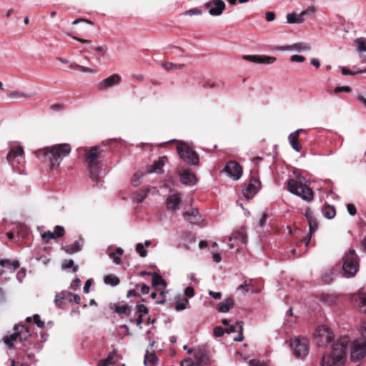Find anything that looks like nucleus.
<instances>
[{"label": "nucleus", "mask_w": 366, "mask_h": 366, "mask_svg": "<svg viewBox=\"0 0 366 366\" xmlns=\"http://www.w3.org/2000/svg\"><path fill=\"white\" fill-rule=\"evenodd\" d=\"M350 338L347 336L341 337L333 345L330 353L323 355L322 366H342L345 361Z\"/></svg>", "instance_id": "obj_1"}, {"label": "nucleus", "mask_w": 366, "mask_h": 366, "mask_svg": "<svg viewBox=\"0 0 366 366\" xmlns=\"http://www.w3.org/2000/svg\"><path fill=\"white\" fill-rule=\"evenodd\" d=\"M71 147L68 144H56L50 147L44 148L38 152V157L44 156V161L49 164L50 168H57L64 158L71 152Z\"/></svg>", "instance_id": "obj_2"}, {"label": "nucleus", "mask_w": 366, "mask_h": 366, "mask_svg": "<svg viewBox=\"0 0 366 366\" xmlns=\"http://www.w3.org/2000/svg\"><path fill=\"white\" fill-rule=\"evenodd\" d=\"M359 257L354 249H350L342 258V274L346 277H354L359 269Z\"/></svg>", "instance_id": "obj_3"}, {"label": "nucleus", "mask_w": 366, "mask_h": 366, "mask_svg": "<svg viewBox=\"0 0 366 366\" xmlns=\"http://www.w3.org/2000/svg\"><path fill=\"white\" fill-rule=\"evenodd\" d=\"M287 189L306 202L313 199L314 192L311 188L293 179L287 180Z\"/></svg>", "instance_id": "obj_4"}, {"label": "nucleus", "mask_w": 366, "mask_h": 366, "mask_svg": "<svg viewBox=\"0 0 366 366\" xmlns=\"http://www.w3.org/2000/svg\"><path fill=\"white\" fill-rule=\"evenodd\" d=\"M99 148L98 147H92L85 154V163L87 166L90 177L93 181H97L99 175Z\"/></svg>", "instance_id": "obj_5"}, {"label": "nucleus", "mask_w": 366, "mask_h": 366, "mask_svg": "<svg viewBox=\"0 0 366 366\" xmlns=\"http://www.w3.org/2000/svg\"><path fill=\"white\" fill-rule=\"evenodd\" d=\"M14 332L9 337L4 339V342L9 347L14 346V342L19 340L21 342H24L31 337L30 330L24 325H16L14 327Z\"/></svg>", "instance_id": "obj_6"}, {"label": "nucleus", "mask_w": 366, "mask_h": 366, "mask_svg": "<svg viewBox=\"0 0 366 366\" xmlns=\"http://www.w3.org/2000/svg\"><path fill=\"white\" fill-rule=\"evenodd\" d=\"M180 157L187 163L197 165L199 159L198 154L186 144H181L177 147Z\"/></svg>", "instance_id": "obj_7"}, {"label": "nucleus", "mask_w": 366, "mask_h": 366, "mask_svg": "<svg viewBox=\"0 0 366 366\" xmlns=\"http://www.w3.org/2000/svg\"><path fill=\"white\" fill-rule=\"evenodd\" d=\"M309 341L305 337H296L291 342V348L297 357H305L309 351Z\"/></svg>", "instance_id": "obj_8"}, {"label": "nucleus", "mask_w": 366, "mask_h": 366, "mask_svg": "<svg viewBox=\"0 0 366 366\" xmlns=\"http://www.w3.org/2000/svg\"><path fill=\"white\" fill-rule=\"evenodd\" d=\"M333 333L327 327L320 326L314 334V338L319 346H323L332 341Z\"/></svg>", "instance_id": "obj_9"}, {"label": "nucleus", "mask_w": 366, "mask_h": 366, "mask_svg": "<svg viewBox=\"0 0 366 366\" xmlns=\"http://www.w3.org/2000/svg\"><path fill=\"white\" fill-rule=\"evenodd\" d=\"M366 356V340L358 339L353 342L350 349L352 361H357Z\"/></svg>", "instance_id": "obj_10"}, {"label": "nucleus", "mask_w": 366, "mask_h": 366, "mask_svg": "<svg viewBox=\"0 0 366 366\" xmlns=\"http://www.w3.org/2000/svg\"><path fill=\"white\" fill-rule=\"evenodd\" d=\"M7 161L14 169L16 166L24 162V150L21 147L11 148L6 156Z\"/></svg>", "instance_id": "obj_11"}, {"label": "nucleus", "mask_w": 366, "mask_h": 366, "mask_svg": "<svg viewBox=\"0 0 366 366\" xmlns=\"http://www.w3.org/2000/svg\"><path fill=\"white\" fill-rule=\"evenodd\" d=\"M224 171L227 175L234 180H238L242 175V167L234 161H230L227 163L224 167Z\"/></svg>", "instance_id": "obj_12"}, {"label": "nucleus", "mask_w": 366, "mask_h": 366, "mask_svg": "<svg viewBox=\"0 0 366 366\" xmlns=\"http://www.w3.org/2000/svg\"><path fill=\"white\" fill-rule=\"evenodd\" d=\"M212 16L220 15L225 9V4L222 0H212L205 5Z\"/></svg>", "instance_id": "obj_13"}, {"label": "nucleus", "mask_w": 366, "mask_h": 366, "mask_svg": "<svg viewBox=\"0 0 366 366\" xmlns=\"http://www.w3.org/2000/svg\"><path fill=\"white\" fill-rule=\"evenodd\" d=\"M261 185L260 181L254 177L250 179L247 187L242 191L243 195L247 199L252 198L255 194L258 192Z\"/></svg>", "instance_id": "obj_14"}, {"label": "nucleus", "mask_w": 366, "mask_h": 366, "mask_svg": "<svg viewBox=\"0 0 366 366\" xmlns=\"http://www.w3.org/2000/svg\"><path fill=\"white\" fill-rule=\"evenodd\" d=\"M315 12V9L314 7H311L309 9L302 11L299 14L295 13L288 14L287 15V20L290 24H300L304 21L305 16L308 15L309 14H314Z\"/></svg>", "instance_id": "obj_15"}, {"label": "nucleus", "mask_w": 366, "mask_h": 366, "mask_svg": "<svg viewBox=\"0 0 366 366\" xmlns=\"http://www.w3.org/2000/svg\"><path fill=\"white\" fill-rule=\"evenodd\" d=\"M310 49V44L307 42H298L291 45L279 46L277 48V49L280 51H295L299 52L309 51Z\"/></svg>", "instance_id": "obj_16"}, {"label": "nucleus", "mask_w": 366, "mask_h": 366, "mask_svg": "<svg viewBox=\"0 0 366 366\" xmlns=\"http://www.w3.org/2000/svg\"><path fill=\"white\" fill-rule=\"evenodd\" d=\"M243 58L252 62L267 64H272L276 61V58L267 56L246 55Z\"/></svg>", "instance_id": "obj_17"}, {"label": "nucleus", "mask_w": 366, "mask_h": 366, "mask_svg": "<svg viewBox=\"0 0 366 366\" xmlns=\"http://www.w3.org/2000/svg\"><path fill=\"white\" fill-rule=\"evenodd\" d=\"M352 301L360 312L366 314V294L359 293L354 295L352 297Z\"/></svg>", "instance_id": "obj_18"}, {"label": "nucleus", "mask_w": 366, "mask_h": 366, "mask_svg": "<svg viewBox=\"0 0 366 366\" xmlns=\"http://www.w3.org/2000/svg\"><path fill=\"white\" fill-rule=\"evenodd\" d=\"M181 201L182 198L179 193H174L169 195L166 199V206L167 209L176 210L179 209Z\"/></svg>", "instance_id": "obj_19"}, {"label": "nucleus", "mask_w": 366, "mask_h": 366, "mask_svg": "<svg viewBox=\"0 0 366 366\" xmlns=\"http://www.w3.org/2000/svg\"><path fill=\"white\" fill-rule=\"evenodd\" d=\"M121 76L119 74H112V76L103 79L99 83V89H105L110 88L114 85L119 84L121 81Z\"/></svg>", "instance_id": "obj_20"}, {"label": "nucleus", "mask_w": 366, "mask_h": 366, "mask_svg": "<svg viewBox=\"0 0 366 366\" xmlns=\"http://www.w3.org/2000/svg\"><path fill=\"white\" fill-rule=\"evenodd\" d=\"M179 175L180 177V181L184 184H193L196 182V176L194 173L188 169H179Z\"/></svg>", "instance_id": "obj_21"}, {"label": "nucleus", "mask_w": 366, "mask_h": 366, "mask_svg": "<svg viewBox=\"0 0 366 366\" xmlns=\"http://www.w3.org/2000/svg\"><path fill=\"white\" fill-rule=\"evenodd\" d=\"M303 132H305V129H299L296 130L295 132H292L288 137V139H289L291 147H292V149L294 150H295L296 152H300V150L302 149V147H301L300 144L299 143V137H300V133H303Z\"/></svg>", "instance_id": "obj_22"}, {"label": "nucleus", "mask_w": 366, "mask_h": 366, "mask_svg": "<svg viewBox=\"0 0 366 366\" xmlns=\"http://www.w3.org/2000/svg\"><path fill=\"white\" fill-rule=\"evenodd\" d=\"M234 239L238 242L240 244H246L247 241V237L246 234V232L244 229H241L238 231L234 232L231 237H229V240L232 241Z\"/></svg>", "instance_id": "obj_23"}, {"label": "nucleus", "mask_w": 366, "mask_h": 366, "mask_svg": "<svg viewBox=\"0 0 366 366\" xmlns=\"http://www.w3.org/2000/svg\"><path fill=\"white\" fill-rule=\"evenodd\" d=\"M119 357L117 355L116 351L114 350L110 352L107 357L104 359L100 360L97 366H108L115 363Z\"/></svg>", "instance_id": "obj_24"}, {"label": "nucleus", "mask_w": 366, "mask_h": 366, "mask_svg": "<svg viewBox=\"0 0 366 366\" xmlns=\"http://www.w3.org/2000/svg\"><path fill=\"white\" fill-rule=\"evenodd\" d=\"M305 217L309 223L310 234L312 235L318 228V222L313 217L312 212L310 210H307Z\"/></svg>", "instance_id": "obj_25"}, {"label": "nucleus", "mask_w": 366, "mask_h": 366, "mask_svg": "<svg viewBox=\"0 0 366 366\" xmlns=\"http://www.w3.org/2000/svg\"><path fill=\"white\" fill-rule=\"evenodd\" d=\"M19 265V262L18 260L11 261L9 259H0V266L9 269L10 272H14Z\"/></svg>", "instance_id": "obj_26"}, {"label": "nucleus", "mask_w": 366, "mask_h": 366, "mask_svg": "<svg viewBox=\"0 0 366 366\" xmlns=\"http://www.w3.org/2000/svg\"><path fill=\"white\" fill-rule=\"evenodd\" d=\"M234 302L231 298H227L217 305V310L219 312H227L233 307Z\"/></svg>", "instance_id": "obj_27"}, {"label": "nucleus", "mask_w": 366, "mask_h": 366, "mask_svg": "<svg viewBox=\"0 0 366 366\" xmlns=\"http://www.w3.org/2000/svg\"><path fill=\"white\" fill-rule=\"evenodd\" d=\"M164 157L160 158L158 161L153 163L151 169L147 170V173H161L164 165Z\"/></svg>", "instance_id": "obj_28"}, {"label": "nucleus", "mask_w": 366, "mask_h": 366, "mask_svg": "<svg viewBox=\"0 0 366 366\" xmlns=\"http://www.w3.org/2000/svg\"><path fill=\"white\" fill-rule=\"evenodd\" d=\"M157 357L154 352L147 350L144 363L146 366H154L157 362Z\"/></svg>", "instance_id": "obj_29"}, {"label": "nucleus", "mask_w": 366, "mask_h": 366, "mask_svg": "<svg viewBox=\"0 0 366 366\" xmlns=\"http://www.w3.org/2000/svg\"><path fill=\"white\" fill-rule=\"evenodd\" d=\"M322 211L324 217L329 219H333L336 214L335 207L331 205H325Z\"/></svg>", "instance_id": "obj_30"}, {"label": "nucleus", "mask_w": 366, "mask_h": 366, "mask_svg": "<svg viewBox=\"0 0 366 366\" xmlns=\"http://www.w3.org/2000/svg\"><path fill=\"white\" fill-rule=\"evenodd\" d=\"M81 244L79 241H75L73 244L64 247V251L68 254H73L81 250Z\"/></svg>", "instance_id": "obj_31"}, {"label": "nucleus", "mask_w": 366, "mask_h": 366, "mask_svg": "<svg viewBox=\"0 0 366 366\" xmlns=\"http://www.w3.org/2000/svg\"><path fill=\"white\" fill-rule=\"evenodd\" d=\"M197 215L198 210L196 209H192L191 210L184 213V218L191 223H194L196 222Z\"/></svg>", "instance_id": "obj_32"}, {"label": "nucleus", "mask_w": 366, "mask_h": 366, "mask_svg": "<svg viewBox=\"0 0 366 366\" xmlns=\"http://www.w3.org/2000/svg\"><path fill=\"white\" fill-rule=\"evenodd\" d=\"M243 322L242 321L237 322L234 325H229L226 331L227 333H232L234 332H243Z\"/></svg>", "instance_id": "obj_33"}, {"label": "nucleus", "mask_w": 366, "mask_h": 366, "mask_svg": "<svg viewBox=\"0 0 366 366\" xmlns=\"http://www.w3.org/2000/svg\"><path fill=\"white\" fill-rule=\"evenodd\" d=\"M152 285L154 287L157 288L158 287L162 286L163 287H166V282L163 278L157 274H153L152 277Z\"/></svg>", "instance_id": "obj_34"}, {"label": "nucleus", "mask_w": 366, "mask_h": 366, "mask_svg": "<svg viewBox=\"0 0 366 366\" xmlns=\"http://www.w3.org/2000/svg\"><path fill=\"white\" fill-rule=\"evenodd\" d=\"M355 44L357 45V50L359 52L366 51V39L360 37L355 39Z\"/></svg>", "instance_id": "obj_35"}, {"label": "nucleus", "mask_w": 366, "mask_h": 366, "mask_svg": "<svg viewBox=\"0 0 366 366\" xmlns=\"http://www.w3.org/2000/svg\"><path fill=\"white\" fill-rule=\"evenodd\" d=\"M119 279L117 277L107 275L104 277V283L112 286H117L119 284Z\"/></svg>", "instance_id": "obj_36"}, {"label": "nucleus", "mask_w": 366, "mask_h": 366, "mask_svg": "<svg viewBox=\"0 0 366 366\" xmlns=\"http://www.w3.org/2000/svg\"><path fill=\"white\" fill-rule=\"evenodd\" d=\"M8 97L11 99H23V98L30 97L31 95L27 94L22 92L15 91V92H10L8 94Z\"/></svg>", "instance_id": "obj_37"}, {"label": "nucleus", "mask_w": 366, "mask_h": 366, "mask_svg": "<svg viewBox=\"0 0 366 366\" xmlns=\"http://www.w3.org/2000/svg\"><path fill=\"white\" fill-rule=\"evenodd\" d=\"M189 303L187 299H179L177 301L175 305V310L177 311H182L186 308V305Z\"/></svg>", "instance_id": "obj_38"}, {"label": "nucleus", "mask_w": 366, "mask_h": 366, "mask_svg": "<svg viewBox=\"0 0 366 366\" xmlns=\"http://www.w3.org/2000/svg\"><path fill=\"white\" fill-rule=\"evenodd\" d=\"M162 67H164L166 70H172V69H181L184 67L183 64H174L172 62H166L162 64Z\"/></svg>", "instance_id": "obj_39"}, {"label": "nucleus", "mask_w": 366, "mask_h": 366, "mask_svg": "<svg viewBox=\"0 0 366 366\" xmlns=\"http://www.w3.org/2000/svg\"><path fill=\"white\" fill-rule=\"evenodd\" d=\"M143 177V174L141 172H137L134 174L133 179L132 180V184L133 186H138L142 181Z\"/></svg>", "instance_id": "obj_40"}, {"label": "nucleus", "mask_w": 366, "mask_h": 366, "mask_svg": "<svg viewBox=\"0 0 366 366\" xmlns=\"http://www.w3.org/2000/svg\"><path fill=\"white\" fill-rule=\"evenodd\" d=\"M75 67H77L81 71L84 73L96 74L97 72V69L86 67L79 64H75Z\"/></svg>", "instance_id": "obj_41"}, {"label": "nucleus", "mask_w": 366, "mask_h": 366, "mask_svg": "<svg viewBox=\"0 0 366 366\" xmlns=\"http://www.w3.org/2000/svg\"><path fill=\"white\" fill-rule=\"evenodd\" d=\"M131 310V308L124 305H121V306H117L115 307V312L117 313H118L119 315H123V314H125L127 313L128 311H130Z\"/></svg>", "instance_id": "obj_42"}, {"label": "nucleus", "mask_w": 366, "mask_h": 366, "mask_svg": "<svg viewBox=\"0 0 366 366\" xmlns=\"http://www.w3.org/2000/svg\"><path fill=\"white\" fill-rule=\"evenodd\" d=\"M362 73H366V69H362V70H359V71H352L350 70H349L348 69L345 68V67H343L342 69V74L343 75H351V76H353L356 74H362Z\"/></svg>", "instance_id": "obj_43"}, {"label": "nucleus", "mask_w": 366, "mask_h": 366, "mask_svg": "<svg viewBox=\"0 0 366 366\" xmlns=\"http://www.w3.org/2000/svg\"><path fill=\"white\" fill-rule=\"evenodd\" d=\"M136 251L142 257H145L147 255V252L144 249L142 243H138L136 246Z\"/></svg>", "instance_id": "obj_44"}, {"label": "nucleus", "mask_w": 366, "mask_h": 366, "mask_svg": "<svg viewBox=\"0 0 366 366\" xmlns=\"http://www.w3.org/2000/svg\"><path fill=\"white\" fill-rule=\"evenodd\" d=\"M34 322V323L38 326L39 328H44L45 326V323L44 321L41 320L40 316L38 314H36L33 316Z\"/></svg>", "instance_id": "obj_45"}, {"label": "nucleus", "mask_w": 366, "mask_h": 366, "mask_svg": "<svg viewBox=\"0 0 366 366\" xmlns=\"http://www.w3.org/2000/svg\"><path fill=\"white\" fill-rule=\"evenodd\" d=\"M41 236L46 242H49V239H55L54 232H51V231L45 232L42 233Z\"/></svg>", "instance_id": "obj_46"}, {"label": "nucleus", "mask_w": 366, "mask_h": 366, "mask_svg": "<svg viewBox=\"0 0 366 366\" xmlns=\"http://www.w3.org/2000/svg\"><path fill=\"white\" fill-rule=\"evenodd\" d=\"M64 233H65L64 232V229L61 226H56L55 227V229H54V237L55 238L64 236Z\"/></svg>", "instance_id": "obj_47"}, {"label": "nucleus", "mask_w": 366, "mask_h": 366, "mask_svg": "<svg viewBox=\"0 0 366 366\" xmlns=\"http://www.w3.org/2000/svg\"><path fill=\"white\" fill-rule=\"evenodd\" d=\"M62 267L64 269L73 268V271L74 272L78 270V267L74 265V262L72 259H70L66 263L63 264Z\"/></svg>", "instance_id": "obj_48"}, {"label": "nucleus", "mask_w": 366, "mask_h": 366, "mask_svg": "<svg viewBox=\"0 0 366 366\" xmlns=\"http://www.w3.org/2000/svg\"><path fill=\"white\" fill-rule=\"evenodd\" d=\"M351 88L348 86H337L334 92L335 94H338L340 92H347L349 93L351 92Z\"/></svg>", "instance_id": "obj_49"}, {"label": "nucleus", "mask_w": 366, "mask_h": 366, "mask_svg": "<svg viewBox=\"0 0 366 366\" xmlns=\"http://www.w3.org/2000/svg\"><path fill=\"white\" fill-rule=\"evenodd\" d=\"M26 269L25 268H21L16 274V279L18 280V281L19 282H23V280L26 277Z\"/></svg>", "instance_id": "obj_50"}, {"label": "nucleus", "mask_w": 366, "mask_h": 366, "mask_svg": "<svg viewBox=\"0 0 366 366\" xmlns=\"http://www.w3.org/2000/svg\"><path fill=\"white\" fill-rule=\"evenodd\" d=\"M181 366H200V365L191 359H186L182 362Z\"/></svg>", "instance_id": "obj_51"}, {"label": "nucleus", "mask_w": 366, "mask_h": 366, "mask_svg": "<svg viewBox=\"0 0 366 366\" xmlns=\"http://www.w3.org/2000/svg\"><path fill=\"white\" fill-rule=\"evenodd\" d=\"M213 332L214 335L217 337H222L224 333L223 328L221 327H215Z\"/></svg>", "instance_id": "obj_52"}, {"label": "nucleus", "mask_w": 366, "mask_h": 366, "mask_svg": "<svg viewBox=\"0 0 366 366\" xmlns=\"http://www.w3.org/2000/svg\"><path fill=\"white\" fill-rule=\"evenodd\" d=\"M305 60V58L303 56L300 55H293L290 58V61L292 62H303Z\"/></svg>", "instance_id": "obj_53"}, {"label": "nucleus", "mask_w": 366, "mask_h": 366, "mask_svg": "<svg viewBox=\"0 0 366 366\" xmlns=\"http://www.w3.org/2000/svg\"><path fill=\"white\" fill-rule=\"evenodd\" d=\"M201 14H202L201 10H199L197 8L187 10V11L184 12V14L189 15V16L200 15Z\"/></svg>", "instance_id": "obj_54"}, {"label": "nucleus", "mask_w": 366, "mask_h": 366, "mask_svg": "<svg viewBox=\"0 0 366 366\" xmlns=\"http://www.w3.org/2000/svg\"><path fill=\"white\" fill-rule=\"evenodd\" d=\"M347 212L348 213L352 215V216H354L357 213V210H356V208L355 207L354 204H348L347 205Z\"/></svg>", "instance_id": "obj_55"}, {"label": "nucleus", "mask_w": 366, "mask_h": 366, "mask_svg": "<svg viewBox=\"0 0 366 366\" xmlns=\"http://www.w3.org/2000/svg\"><path fill=\"white\" fill-rule=\"evenodd\" d=\"M249 366H267L264 362L257 360H252L249 362Z\"/></svg>", "instance_id": "obj_56"}, {"label": "nucleus", "mask_w": 366, "mask_h": 366, "mask_svg": "<svg viewBox=\"0 0 366 366\" xmlns=\"http://www.w3.org/2000/svg\"><path fill=\"white\" fill-rule=\"evenodd\" d=\"M184 294L189 297H192L194 295V290L192 287H187L184 290Z\"/></svg>", "instance_id": "obj_57"}, {"label": "nucleus", "mask_w": 366, "mask_h": 366, "mask_svg": "<svg viewBox=\"0 0 366 366\" xmlns=\"http://www.w3.org/2000/svg\"><path fill=\"white\" fill-rule=\"evenodd\" d=\"M69 296V301H74L76 304H79L81 302V298L78 295L70 294Z\"/></svg>", "instance_id": "obj_58"}, {"label": "nucleus", "mask_w": 366, "mask_h": 366, "mask_svg": "<svg viewBox=\"0 0 366 366\" xmlns=\"http://www.w3.org/2000/svg\"><path fill=\"white\" fill-rule=\"evenodd\" d=\"M137 309L139 312L144 313V314L148 313V309L147 308V307L144 305H142V304L137 305Z\"/></svg>", "instance_id": "obj_59"}, {"label": "nucleus", "mask_w": 366, "mask_h": 366, "mask_svg": "<svg viewBox=\"0 0 366 366\" xmlns=\"http://www.w3.org/2000/svg\"><path fill=\"white\" fill-rule=\"evenodd\" d=\"M266 20L269 22L272 21L275 18V14L273 11H267L265 14Z\"/></svg>", "instance_id": "obj_60"}, {"label": "nucleus", "mask_w": 366, "mask_h": 366, "mask_svg": "<svg viewBox=\"0 0 366 366\" xmlns=\"http://www.w3.org/2000/svg\"><path fill=\"white\" fill-rule=\"evenodd\" d=\"M209 295L215 300H219L222 297V294L219 292L209 291Z\"/></svg>", "instance_id": "obj_61"}, {"label": "nucleus", "mask_w": 366, "mask_h": 366, "mask_svg": "<svg viewBox=\"0 0 366 366\" xmlns=\"http://www.w3.org/2000/svg\"><path fill=\"white\" fill-rule=\"evenodd\" d=\"M111 258L113 259V262L118 264L120 263L121 259L119 255L117 254V253H112L110 254Z\"/></svg>", "instance_id": "obj_62"}, {"label": "nucleus", "mask_w": 366, "mask_h": 366, "mask_svg": "<svg viewBox=\"0 0 366 366\" xmlns=\"http://www.w3.org/2000/svg\"><path fill=\"white\" fill-rule=\"evenodd\" d=\"M91 284H92V282L90 280H88L86 281L85 284H84V292L87 294L89 292V288L91 287Z\"/></svg>", "instance_id": "obj_63"}, {"label": "nucleus", "mask_w": 366, "mask_h": 366, "mask_svg": "<svg viewBox=\"0 0 366 366\" xmlns=\"http://www.w3.org/2000/svg\"><path fill=\"white\" fill-rule=\"evenodd\" d=\"M361 335L364 337V339H366V322H362L361 325Z\"/></svg>", "instance_id": "obj_64"}]
</instances>
